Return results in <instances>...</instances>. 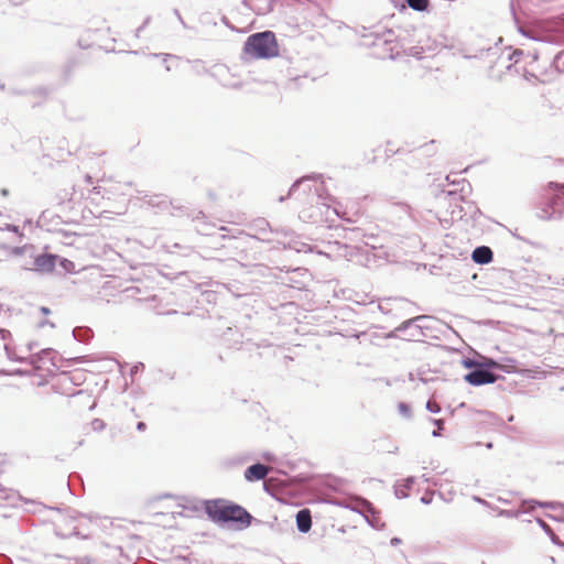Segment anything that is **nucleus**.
I'll list each match as a JSON object with an SVG mask.
<instances>
[{"instance_id": "obj_49", "label": "nucleus", "mask_w": 564, "mask_h": 564, "mask_svg": "<svg viewBox=\"0 0 564 564\" xmlns=\"http://www.w3.org/2000/svg\"><path fill=\"white\" fill-rule=\"evenodd\" d=\"M422 479H423V481H425V482H429V481H430V479H429L425 475H423V476H422Z\"/></svg>"}, {"instance_id": "obj_4", "label": "nucleus", "mask_w": 564, "mask_h": 564, "mask_svg": "<svg viewBox=\"0 0 564 564\" xmlns=\"http://www.w3.org/2000/svg\"><path fill=\"white\" fill-rule=\"evenodd\" d=\"M14 253H24L29 254L31 258L30 262H25L22 264L24 269L34 270L36 272L41 273H48L52 272L55 268V262L57 260V256L51 254V253H41V254H33L34 248L32 246H24L22 248H14Z\"/></svg>"}, {"instance_id": "obj_43", "label": "nucleus", "mask_w": 564, "mask_h": 564, "mask_svg": "<svg viewBox=\"0 0 564 564\" xmlns=\"http://www.w3.org/2000/svg\"><path fill=\"white\" fill-rule=\"evenodd\" d=\"M499 502H502V503H509V501L502 497H498L497 498Z\"/></svg>"}, {"instance_id": "obj_11", "label": "nucleus", "mask_w": 564, "mask_h": 564, "mask_svg": "<svg viewBox=\"0 0 564 564\" xmlns=\"http://www.w3.org/2000/svg\"><path fill=\"white\" fill-rule=\"evenodd\" d=\"M312 178L310 176L302 177L297 180L290 188L289 196H295L296 193L302 189L303 193H310L312 191V186L310 182Z\"/></svg>"}, {"instance_id": "obj_22", "label": "nucleus", "mask_w": 564, "mask_h": 564, "mask_svg": "<svg viewBox=\"0 0 564 564\" xmlns=\"http://www.w3.org/2000/svg\"><path fill=\"white\" fill-rule=\"evenodd\" d=\"M52 354V349H43L41 352L36 355H32L30 357V364L35 365L36 362L42 361L45 357Z\"/></svg>"}, {"instance_id": "obj_40", "label": "nucleus", "mask_w": 564, "mask_h": 564, "mask_svg": "<svg viewBox=\"0 0 564 564\" xmlns=\"http://www.w3.org/2000/svg\"><path fill=\"white\" fill-rule=\"evenodd\" d=\"M61 380H62V382H69L70 381V379H69V377L67 375H63Z\"/></svg>"}, {"instance_id": "obj_31", "label": "nucleus", "mask_w": 564, "mask_h": 564, "mask_svg": "<svg viewBox=\"0 0 564 564\" xmlns=\"http://www.w3.org/2000/svg\"><path fill=\"white\" fill-rule=\"evenodd\" d=\"M173 13L175 14V17L178 19V21L181 22V24L183 25V28H187L186 23L184 22L180 11L177 9H174L173 10Z\"/></svg>"}, {"instance_id": "obj_33", "label": "nucleus", "mask_w": 564, "mask_h": 564, "mask_svg": "<svg viewBox=\"0 0 564 564\" xmlns=\"http://www.w3.org/2000/svg\"><path fill=\"white\" fill-rule=\"evenodd\" d=\"M140 368H143V364L135 365L131 368V375H134L139 371Z\"/></svg>"}, {"instance_id": "obj_21", "label": "nucleus", "mask_w": 564, "mask_h": 564, "mask_svg": "<svg viewBox=\"0 0 564 564\" xmlns=\"http://www.w3.org/2000/svg\"><path fill=\"white\" fill-rule=\"evenodd\" d=\"M553 66L558 73H564V51L554 56Z\"/></svg>"}, {"instance_id": "obj_1", "label": "nucleus", "mask_w": 564, "mask_h": 564, "mask_svg": "<svg viewBox=\"0 0 564 564\" xmlns=\"http://www.w3.org/2000/svg\"><path fill=\"white\" fill-rule=\"evenodd\" d=\"M205 511L215 522H232L238 529H246L251 524L252 516L241 506L223 499L205 502Z\"/></svg>"}, {"instance_id": "obj_54", "label": "nucleus", "mask_w": 564, "mask_h": 564, "mask_svg": "<svg viewBox=\"0 0 564 564\" xmlns=\"http://www.w3.org/2000/svg\"><path fill=\"white\" fill-rule=\"evenodd\" d=\"M3 561H4V563H3V564H10L6 558H4Z\"/></svg>"}, {"instance_id": "obj_5", "label": "nucleus", "mask_w": 564, "mask_h": 564, "mask_svg": "<svg viewBox=\"0 0 564 564\" xmlns=\"http://www.w3.org/2000/svg\"><path fill=\"white\" fill-rule=\"evenodd\" d=\"M465 381L470 386L479 387L482 384L494 383L497 381L498 376L486 368V366L477 365L475 369L465 375Z\"/></svg>"}, {"instance_id": "obj_19", "label": "nucleus", "mask_w": 564, "mask_h": 564, "mask_svg": "<svg viewBox=\"0 0 564 564\" xmlns=\"http://www.w3.org/2000/svg\"><path fill=\"white\" fill-rule=\"evenodd\" d=\"M536 522L539 523V525L542 528V530L551 538V541L554 543V544H557L560 545L561 544V541L558 539V536L553 532V530L550 528V525L547 523H545L542 519L538 518L536 519Z\"/></svg>"}, {"instance_id": "obj_17", "label": "nucleus", "mask_w": 564, "mask_h": 564, "mask_svg": "<svg viewBox=\"0 0 564 564\" xmlns=\"http://www.w3.org/2000/svg\"><path fill=\"white\" fill-rule=\"evenodd\" d=\"M1 348L4 349L6 351V355L8 357V359L12 360V361H18V362H23L25 359L23 357H19L17 354H15V350L14 348L11 346L9 339L7 341H4L1 346Z\"/></svg>"}, {"instance_id": "obj_41", "label": "nucleus", "mask_w": 564, "mask_h": 564, "mask_svg": "<svg viewBox=\"0 0 564 564\" xmlns=\"http://www.w3.org/2000/svg\"><path fill=\"white\" fill-rule=\"evenodd\" d=\"M440 431H441V430H438V429H437V430H435V431H433V432H432V435H433L434 437L440 436V435H441V432H440Z\"/></svg>"}, {"instance_id": "obj_8", "label": "nucleus", "mask_w": 564, "mask_h": 564, "mask_svg": "<svg viewBox=\"0 0 564 564\" xmlns=\"http://www.w3.org/2000/svg\"><path fill=\"white\" fill-rule=\"evenodd\" d=\"M494 252L487 246H479L474 249L471 259L477 264H488L492 261Z\"/></svg>"}, {"instance_id": "obj_39", "label": "nucleus", "mask_w": 564, "mask_h": 564, "mask_svg": "<svg viewBox=\"0 0 564 564\" xmlns=\"http://www.w3.org/2000/svg\"><path fill=\"white\" fill-rule=\"evenodd\" d=\"M41 312L45 315L50 314V308L45 307V306H42L41 307Z\"/></svg>"}, {"instance_id": "obj_30", "label": "nucleus", "mask_w": 564, "mask_h": 564, "mask_svg": "<svg viewBox=\"0 0 564 564\" xmlns=\"http://www.w3.org/2000/svg\"><path fill=\"white\" fill-rule=\"evenodd\" d=\"M473 499L478 502L479 505L484 506V507H487V508H490L492 510H496V507L491 506L487 500L480 498V497H477V496H474Z\"/></svg>"}, {"instance_id": "obj_26", "label": "nucleus", "mask_w": 564, "mask_h": 564, "mask_svg": "<svg viewBox=\"0 0 564 564\" xmlns=\"http://www.w3.org/2000/svg\"><path fill=\"white\" fill-rule=\"evenodd\" d=\"M436 492L435 491H426L422 497H421V502L424 503V505H430L432 503L433 501V496L435 495Z\"/></svg>"}, {"instance_id": "obj_45", "label": "nucleus", "mask_w": 564, "mask_h": 564, "mask_svg": "<svg viewBox=\"0 0 564 564\" xmlns=\"http://www.w3.org/2000/svg\"><path fill=\"white\" fill-rule=\"evenodd\" d=\"M512 236H513L514 238L519 239V240H523V238H522V237H520V236H519V234L512 232Z\"/></svg>"}, {"instance_id": "obj_37", "label": "nucleus", "mask_w": 564, "mask_h": 564, "mask_svg": "<svg viewBox=\"0 0 564 564\" xmlns=\"http://www.w3.org/2000/svg\"><path fill=\"white\" fill-rule=\"evenodd\" d=\"M91 192H93L94 194L99 195V194H101V187H100V186H95V187L91 189Z\"/></svg>"}, {"instance_id": "obj_7", "label": "nucleus", "mask_w": 564, "mask_h": 564, "mask_svg": "<svg viewBox=\"0 0 564 564\" xmlns=\"http://www.w3.org/2000/svg\"><path fill=\"white\" fill-rule=\"evenodd\" d=\"M270 471V468L263 464L257 463L249 466L245 470V478L248 481H258L264 479Z\"/></svg>"}, {"instance_id": "obj_42", "label": "nucleus", "mask_w": 564, "mask_h": 564, "mask_svg": "<svg viewBox=\"0 0 564 564\" xmlns=\"http://www.w3.org/2000/svg\"><path fill=\"white\" fill-rule=\"evenodd\" d=\"M85 182H86L87 184H91V176L87 174V175L85 176Z\"/></svg>"}, {"instance_id": "obj_3", "label": "nucleus", "mask_w": 564, "mask_h": 564, "mask_svg": "<svg viewBox=\"0 0 564 564\" xmlns=\"http://www.w3.org/2000/svg\"><path fill=\"white\" fill-rule=\"evenodd\" d=\"M245 52L257 58H270L279 54L275 35L264 31L250 35L245 43Z\"/></svg>"}, {"instance_id": "obj_16", "label": "nucleus", "mask_w": 564, "mask_h": 564, "mask_svg": "<svg viewBox=\"0 0 564 564\" xmlns=\"http://www.w3.org/2000/svg\"><path fill=\"white\" fill-rule=\"evenodd\" d=\"M525 505H523V502L521 503V508L518 509V510H506V509H498L496 508L495 511H497V514L499 517H506V518H519L520 514L524 513L528 511V509H524Z\"/></svg>"}, {"instance_id": "obj_9", "label": "nucleus", "mask_w": 564, "mask_h": 564, "mask_svg": "<svg viewBox=\"0 0 564 564\" xmlns=\"http://www.w3.org/2000/svg\"><path fill=\"white\" fill-rule=\"evenodd\" d=\"M296 527L301 533H306L312 528V516L308 509H301L296 513Z\"/></svg>"}, {"instance_id": "obj_13", "label": "nucleus", "mask_w": 564, "mask_h": 564, "mask_svg": "<svg viewBox=\"0 0 564 564\" xmlns=\"http://www.w3.org/2000/svg\"><path fill=\"white\" fill-rule=\"evenodd\" d=\"M415 482V477L410 476L403 480L402 485H397L394 489V494L397 498L402 499L406 498L409 496L408 490L413 486Z\"/></svg>"}, {"instance_id": "obj_23", "label": "nucleus", "mask_w": 564, "mask_h": 564, "mask_svg": "<svg viewBox=\"0 0 564 564\" xmlns=\"http://www.w3.org/2000/svg\"><path fill=\"white\" fill-rule=\"evenodd\" d=\"M398 410H399V413L405 417V419H411L412 417V410L410 408V405L405 402H400L398 404Z\"/></svg>"}, {"instance_id": "obj_53", "label": "nucleus", "mask_w": 564, "mask_h": 564, "mask_svg": "<svg viewBox=\"0 0 564 564\" xmlns=\"http://www.w3.org/2000/svg\"><path fill=\"white\" fill-rule=\"evenodd\" d=\"M279 200H280V202H283V200H284V196H281V197L279 198Z\"/></svg>"}, {"instance_id": "obj_51", "label": "nucleus", "mask_w": 564, "mask_h": 564, "mask_svg": "<svg viewBox=\"0 0 564 564\" xmlns=\"http://www.w3.org/2000/svg\"><path fill=\"white\" fill-rule=\"evenodd\" d=\"M34 348V345L30 344L29 345V350H32Z\"/></svg>"}, {"instance_id": "obj_10", "label": "nucleus", "mask_w": 564, "mask_h": 564, "mask_svg": "<svg viewBox=\"0 0 564 564\" xmlns=\"http://www.w3.org/2000/svg\"><path fill=\"white\" fill-rule=\"evenodd\" d=\"M502 360L506 361L507 365H501L499 361L492 358H487L484 362H480V365L486 366L489 371H491V369H505L507 371H509V369L516 370L517 361L514 359L503 358Z\"/></svg>"}, {"instance_id": "obj_2", "label": "nucleus", "mask_w": 564, "mask_h": 564, "mask_svg": "<svg viewBox=\"0 0 564 564\" xmlns=\"http://www.w3.org/2000/svg\"><path fill=\"white\" fill-rule=\"evenodd\" d=\"M564 213V185L550 183L538 207V217L543 220L557 219Z\"/></svg>"}, {"instance_id": "obj_20", "label": "nucleus", "mask_w": 564, "mask_h": 564, "mask_svg": "<svg viewBox=\"0 0 564 564\" xmlns=\"http://www.w3.org/2000/svg\"><path fill=\"white\" fill-rule=\"evenodd\" d=\"M314 191H315V193H316V195H317V203H318V204H322V205H324V206H326V207H327V214H328L329 212H332L335 216L340 217V212H339L338 206H334V207H332V208H330V205H329V204H327V203L325 202V198H323V197L318 194L319 188H318L317 186H315ZM326 218H327V219H329V216L327 215V216H326Z\"/></svg>"}, {"instance_id": "obj_47", "label": "nucleus", "mask_w": 564, "mask_h": 564, "mask_svg": "<svg viewBox=\"0 0 564 564\" xmlns=\"http://www.w3.org/2000/svg\"><path fill=\"white\" fill-rule=\"evenodd\" d=\"M1 194H2L3 196H7V195H8V189L3 188V189L1 191Z\"/></svg>"}, {"instance_id": "obj_18", "label": "nucleus", "mask_w": 564, "mask_h": 564, "mask_svg": "<svg viewBox=\"0 0 564 564\" xmlns=\"http://www.w3.org/2000/svg\"><path fill=\"white\" fill-rule=\"evenodd\" d=\"M408 6L417 12H424L427 10L430 0H406Z\"/></svg>"}, {"instance_id": "obj_52", "label": "nucleus", "mask_w": 564, "mask_h": 564, "mask_svg": "<svg viewBox=\"0 0 564 564\" xmlns=\"http://www.w3.org/2000/svg\"><path fill=\"white\" fill-rule=\"evenodd\" d=\"M433 486H438L437 481H432Z\"/></svg>"}, {"instance_id": "obj_32", "label": "nucleus", "mask_w": 564, "mask_h": 564, "mask_svg": "<svg viewBox=\"0 0 564 564\" xmlns=\"http://www.w3.org/2000/svg\"><path fill=\"white\" fill-rule=\"evenodd\" d=\"M432 423L436 425L438 430L443 429L444 421L442 419H433Z\"/></svg>"}, {"instance_id": "obj_35", "label": "nucleus", "mask_w": 564, "mask_h": 564, "mask_svg": "<svg viewBox=\"0 0 564 564\" xmlns=\"http://www.w3.org/2000/svg\"><path fill=\"white\" fill-rule=\"evenodd\" d=\"M401 543V539L399 538H392L391 541H390V544L391 545H399Z\"/></svg>"}, {"instance_id": "obj_46", "label": "nucleus", "mask_w": 564, "mask_h": 564, "mask_svg": "<svg viewBox=\"0 0 564 564\" xmlns=\"http://www.w3.org/2000/svg\"><path fill=\"white\" fill-rule=\"evenodd\" d=\"M282 234L284 235V237H289V236L292 237V234L289 231H282Z\"/></svg>"}, {"instance_id": "obj_24", "label": "nucleus", "mask_w": 564, "mask_h": 564, "mask_svg": "<svg viewBox=\"0 0 564 564\" xmlns=\"http://www.w3.org/2000/svg\"><path fill=\"white\" fill-rule=\"evenodd\" d=\"M256 228L258 229L259 232H262V234H265L267 229L270 228V225L269 223L265 220V219H258L256 221Z\"/></svg>"}, {"instance_id": "obj_6", "label": "nucleus", "mask_w": 564, "mask_h": 564, "mask_svg": "<svg viewBox=\"0 0 564 564\" xmlns=\"http://www.w3.org/2000/svg\"><path fill=\"white\" fill-rule=\"evenodd\" d=\"M523 505H530V509H533L535 506L541 508H549L554 511L553 514H549V517L556 521L564 522V505L561 502H542L536 500H523Z\"/></svg>"}, {"instance_id": "obj_50", "label": "nucleus", "mask_w": 564, "mask_h": 564, "mask_svg": "<svg viewBox=\"0 0 564 564\" xmlns=\"http://www.w3.org/2000/svg\"><path fill=\"white\" fill-rule=\"evenodd\" d=\"M437 495H438V497H440L441 499H444V500H445L444 495H443L441 491H438V492H437Z\"/></svg>"}, {"instance_id": "obj_38", "label": "nucleus", "mask_w": 564, "mask_h": 564, "mask_svg": "<svg viewBox=\"0 0 564 564\" xmlns=\"http://www.w3.org/2000/svg\"><path fill=\"white\" fill-rule=\"evenodd\" d=\"M85 392L83 390H77V391H74L72 393H69V395L72 397H76V395H83Z\"/></svg>"}, {"instance_id": "obj_15", "label": "nucleus", "mask_w": 564, "mask_h": 564, "mask_svg": "<svg viewBox=\"0 0 564 564\" xmlns=\"http://www.w3.org/2000/svg\"><path fill=\"white\" fill-rule=\"evenodd\" d=\"M73 336L76 340L86 343L91 338L93 332L88 327H76L73 329Z\"/></svg>"}, {"instance_id": "obj_48", "label": "nucleus", "mask_w": 564, "mask_h": 564, "mask_svg": "<svg viewBox=\"0 0 564 564\" xmlns=\"http://www.w3.org/2000/svg\"><path fill=\"white\" fill-rule=\"evenodd\" d=\"M10 229L14 232H18V227L17 226H11Z\"/></svg>"}, {"instance_id": "obj_34", "label": "nucleus", "mask_w": 564, "mask_h": 564, "mask_svg": "<svg viewBox=\"0 0 564 564\" xmlns=\"http://www.w3.org/2000/svg\"><path fill=\"white\" fill-rule=\"evenodd\" d=\"M150 19L148 18L144 23L138 28L137 30V36H139L140 32L145 28V25L149 23Z\"/></svg>"}, {"instance_id": "obj_29", "label": "nucleus", "mask_w": 564, "mask_h": 564, "mask_svg": "<svg viewBox=\"0 0 564 564\" xmlns=\"http://www.w3.org/2000/svg\"><path fill=\"white\" fill-rule=\"evenodd\" d=\"M477 365H480V362H477L476 360L470 359V358H466V359L463 360V366L465 368H473V369H475L477 367Z\"/></svg>"}, {"instance_id": "obj_12", "label": "nucleus", "mask_w": 564, "mask_h": 564, "mask_svg": "<svg viewBox=\"0 0 564 564\" xmlns=\"http://www.w3.org/2000/svg\"><path fill=\"white\" fill-rule=\"evenodd\" d=\"M513 21L520 34L530 40H536V31L531 26L520 22L519 18L513 13Z\"/></svg>"}, {"instance_id": "obj_44", "label": "nucleus", "mask_w": 564, "mask_h": 564, "mask_svg": "<svg viewBox=\"0 0 564 564\" xmlns=\"http://www.w3.org/2000/svg\"><path fill=\"white\" fill-rule=\"evenodd\" d=\"M555 284L564 286V279L556 281Z\"/></svg>"}, {"instance_id": "obj_25", "label": "nucleus", "mask_w": 564, "mask_h": 564, "mask_svg": "<svg viewBox=\"0 0 564 564\" xmlns=\"http://www.w3.org/2000/svg\"><path fill=\"white\" fill-rule=\"evenodd\" d=\"M395 209H400L402 213H404L409 218L414 219V216L412 214V209L406 204H398L395 205Z\"/></svg>"}, {"instance_id": "obj_27", "label": "nucleus", "mask_w": 564, "mask_h": 564, "mask_svg": "<svg viewBox=\"0 0 564 564\" xmlns=\"http://www.w3.org/2000/svg\"><path fill=\"white\" fill-rule=\"evenodd\" d=\"M425 408L427 411H430L432 413L441 412V406L437 403L432 402V401H427Z\"/></svg>"}, {"instance_id": "obj_36", "label": "nucleus", "mask_w": 564, "mask_h": 564, "mask_svg": "<svg viewBox=\"0 0 564 564\" xmlns=\"http://www.w3.org/2000/svg\"><path fill=\"white\" fill-rule=\"evenodd\" d=\"M145 427H147V425H145V423H144V422H139V423L137 424V430H138V431H144V430H145Z\"/></svg>"}, {"instance_id": "obj_14", "label": "nucleus", "mask_w": 564, "mask_h": 564, "mask_svg": "<svg viewBox=\"0 0 564 564\" xmlns=\"http://www.w3.org/2000/svg\"><path fill=\"white\" fill-rule=\"evenodd\" d=\"M426 316L425 315H419L416 317H413V318H410L408 321H404L400 326H398L393 332H391L388 337L391 338V337H395L397 336V333H403L404 330H406L409 327H411L414 323L416 322H420V321H423L425 319Z\"/></svg>"}, {"instance_id": "obj_28", "label": "nucleus", "mask_w": 564, "mask_h": 564, "mask_svg": "<svg viewBox=\"0 0 564 564\" xmlns=\"http://www.w3.org/2000/svg\"><path fill=\"white\" fill-rule=\"evenodd\" d=\"M288 245H289L290 248H292V249H294L296 251H302L303 248L306 246L305 243H299L296 241H293V239H290L288 241Z\"/></svg>"}]
</instances>
